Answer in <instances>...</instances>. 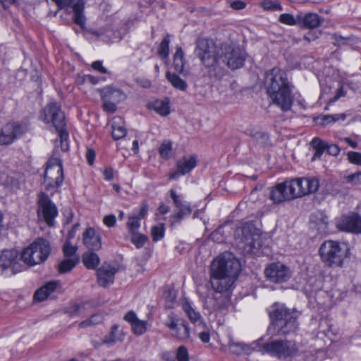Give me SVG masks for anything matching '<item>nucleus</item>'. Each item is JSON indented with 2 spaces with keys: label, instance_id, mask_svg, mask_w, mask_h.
<instances>
[{
  "label": "nucleus",
  "instance_id": "32",
  "mask_svg": "<svg viewBox=\"0 0 361 361\" xmlns=\"http://www.w3.org/2000/svg\"><path fill=\"white\" fill-rule=\"evenodd\" d=\"M311 146L315 150V152L312 158V161H315L316 159H320L324 152L326 149L327 144L322 141L319 137H314L311 142Z\"/></svg>",
  "mask_w": 361,
  "mask_h": 361
},
{
  "label": "nucleus",
  "instance_id": "6",
  "mask_svg": "<svg viewBox=\"0 0 361 361\" xmlns=\"http://www.w3.org/2000/svg\"><path fill=\"white\" fill-rule=\"evenodd\" d=\"M263 353L279 360H291L299 354L298 343L292 340H273L264 345Z\"/></svg>",
  "mask_w": 361,
  "mask_h": 361
},
{
  "label": "nucleus",
  "instance_id": "17",
  "mask_svg": "<svg viewBox=\"0 0 361 361\" xmlns=\"http://www.w3.org/2000/svg\"><path fill=\"white\" fill-rule=\"evenodd\" d=\"M24 133L23 128L17 123H8L5 124L0 131V144L8 145L16 139L20 137Z\"/></svg>",
  "mask_w": 361,
  "mask_h": 361
},
{
  "label": "nucleus",
  "instance_id": "2",
  "mask_svg": "<svg viewBox=\"0 0 361 361\" xmlns=\"http://www.w3.org/2000/svg\"><path fill=\"white\" fill-rule=\"evenodd\" d=\"M264 85L274 104L283 111L290 109L293 103V97L287 74L284 71L274 67L267 71L265 74Z\"/></svg>",
  "mask_w": 361,
  "mask_h": 361
},
{
  "label": "nucleus",
  "instance_id": "23",
  "mask_svg": "<svg viewBox=\"0 0 361 361\" xmlns=\"http://www.w3.org/2000/svg\"><path fill=\"white\" fill-rule=\"evenodd\" d=\"M101 235L95 230L87 228L83 233V243L90 250L97 251L102 247Z\"/></svg>",
  "mask_w": 361,
  "mask_h": 361
},
{
  "label": "nucleus",
  "instance_id": "60",
  "mask_svg": "<svg viewBox=\"0 0 361 361\" xmlns=\"http://www.w3.org/2000/svg\"><path fill=\"white\" fill-rule=\"evenodd\" d=\"M136 314L133 311H129L125 316L124 319L131 325L137 319Z\"/></svg>",
  "mask_w": 361,
  "mask_h": 361
},
{
  "label": "nucleus",
  "instance_id": "27",
  "mask_svg": "<svg viewBox=\"0 0 361 361\" xmlns=\"http://www.w3.org/2000/svg\"><path fill=\"white\" fill-rule=\"evenodd\" d=\"M102 99H107L115 104H118L126 99V96L123 91L111 87H106L101 92Z\"/></svg>",
  "mask_w": 361,
  "mask_h": 361
},
{
  "label": "nucleus",
  "instance_id": "10",
  "mask_svg": "<svg viewBox=\"0 0 361 361\" xmlns=\"http://www.w3.org/2000/svg\"><path fill=\"white\" fill-rule=\"evenodd\" d=\"M219 54L220 61L233 70L241 68L245 61V54L243 50L232 44H222Z\"/></svg>",
  "mask_w": 361,
  "mask_h": 361
},
{
  "label": "nucleus",
  "instance_id": "50",
  "mask_svg": "<svg viewBox=\"0 0 361 361\" xmlns=\"http://www.w3.org/2000/svg\"><path fill=\"white\" fill-rule=\"evenodd\" d=\"M176 359L178 361H189V353L186 347L180 345L178 348Z\"/></svg>",
  "mask_w": 361,
  "mask_h": 361
},
{
  "label": "nucleus",
  "instance_id": "47",
  "mask_svg": "<svg viewBox=\"0 0 361 361\" xmlns=\"http://www.w3.org/2000/svg\"><path fill=\"white\" fill-rule=\"evenodd\" d=\"M130 235V240L137 248L142 247L146 243L148 239L145 235L140 233L139 232Z\"/></svg>",
  "mask_w": 361,
  "mask_h": 361
},
{
  "label": "nucleus",
  "instance_id": "20",
  "mask_svg": "<svg viewBox=\"0 0 361 361\" xmlns=\"http://www.w3.org/2000/svg\"><path fill=\"white\" fill-rule=\"evenodd\" d=\"M289 180H286L273 187L270 191L269 198L274 204H280L294 199L290 188L288 186Z\"/></svg>",
  "mask_w": 361,
  "mask_h": 361
},
{
  "label": "nucleus",
  "instance_id": "41",
  "mask_svg": "<svg viewBox=\"0 0 361 361\" xmlns=\"http://www.w3.org/2000/svg\"><path fill=\"white\" fill-rule=\"evenodd\" d=\"M140 221L141 219L134 215L128 216L126 226L130 234L138 233V230L141 226Z\"/></svg>",
  "mask_w": 361,
  "mask_h": 361
},
{
  "label": "nucleus",
  "instance_id": "1",
  "mask_svg": "<svg viewBox=\"0 0 361 361\" xmlns=\"http://www.w3.org/2000/svg\"><path fill=\"white\" fill-rule=\"evenodd\" d=\"M240 262L232 253L224 252L215 258L210 266L209 283L216 293L229 292L240 272Z\"/></svg>",
  "mask_w": 361,
  "mask_h": 361
},
{
  "label": "nucleus",
  "instance_id": "30",
  "mask_svg": "<svg viewBox=\"0 0 361 361\" xmlns=\"http://www.w3.org/2000/svg\"><path fill=\"white\" fill-rule=\"evenodd\" d=\"M111 135L114 140H118L124 137L127 134L126 128L121 118H114L111 124Z\"/></svg>",
  "mask_w": 361,
  "mask_h": 361
},
{
  "label": "nucleus",
  "instance_id": "40",
  "mask_svg": "<svg viewBox=\"0 0 361 361\" xmlns=\"http://www.w3.org/2000/svg\"><path fill=\"white\" fill-rule=\"evenodd\" d=\"M170 37L166 35L158 47V54L162 59H167L169 54Z\"/></svg>",
  "mask_w": 361,
  "mask_h": 361
},
{
  "label": "nucleus",
  "instance_id": "26",
  "mask_svg": "<svg viewBox=\"0 0 361 361\" xmlns=\"http://www.w3.org/2000/svg\"><path fill=\"white\" fill-rule=\"evenodd\" d=\"M310 221L319 233L327 231L329 218L324 212L318 211L310 216Z\"/></svg>",
  "mask_w": 361,
  "mask_h": 361
},
{
  "label": "nucleus",
  "instance_id": "44",
  "mask_svg": "<svg viewBox=\"0 0 361 361\" xmlns=\"http://www.w3.org/2000/svg\"><path fill=\"white\" fill-rule=\"evenodd\" d=\"M67 312L71 317H79L85 314V307L83 304H73L68 307Z\"/></svg>",
  "mask_w": 361,
  "mask_h": 361
},
{
  "label": "nucleus",
  "instance_id": "33",
  "mask_svg": "<svg viewBox=\"0 0 361 361\" xmlns=\"http://www.w3.org/2000/svg\"><path fill=\"white\" fill-rule=\"evenodd\" d=\"M166 79L171 84V85L180 91H185L188 88L187 82L182 80L178 75L175 73H171L170 72L166 73Z\"/></svg>",
  "mask_w": 361,
  "mask_h": 361
},
{
  "label": "nucleus",
  "instance_id": "21",
  "mask_svg": "<svg viewBox=\"0 0 361 361\" xmlns=\"http://www.w3.org/2000/svg\"><path fill=\"white\" fill-rule=\"evenodd\" d=\"M241 234L240 242L243 247L249 250L255 248L259 244L260 234L258 230L251 225H245L240 231Z\"/></svg>",
  "mask_w": 361,
  "mask_h": 361
},
{
  "label": "nucleus",
  "instance_id": "16",
  "mask_svg": "<svg viewBox=\"0 0 361 361\" xmlns=\"http://www.w3.org/2000/svg\"><path fill=\"white\" fill-rule=\"evenodd\" d=\"M170 195L173 200V204L177 209V212L171 216L170 221L172 225L178 224L186 216H189L192 212V209L189 202L184 201L180 195L171 189Z\"/></svg>",
  "mask_w": 361,
  "mask_h": 361
},
{
  "label": "nucleus",
  "instance_id": "37",
  "mask_svg": "<svg viewBox=\"0 0 361 361\" xmlns=\"http://www.w3.org/2000/svg\"><path fill=\"white\" fill-rule=\"evenodd\" d=\"M153 109L161 116H167L170 113L169 99L155 101L153 103Z\"/></svg>",
  "mask_w": 361,
  "mask_h": 361
},
{
  "label": "nucleus",
  "instance_id": "5",
  "mask_svg": "<svg viewBox=\"0 0 361 361\" xmlns=\"http://www.w3.org/2000/svg\"><path fill=\"white\" fill-rule=\"evenodd\" d=\"M41 118L47 123H52L59 133L61 149L67 152L68 146V133L66 130V121L63 112L56 102L49 103L41 114Z\"/></svg>",
  "mask_w": 361,
  "mask_h": 361
},
{
  "label": "nucleus",
  "instance_id": "13",
  "mask_svg": "<svg viewBox=\"0 0 361 361\" xmlns=\"http://www.w3.org/2000/svg\"><path fill=\"white\" fill-rule=\"evenodd\" d=\"M288 186L294 198H298L317 191L319 183L315 178H298L289 180Z\"/></svg>",
  "mask_w": 361,
  "mask_h": 361
},
{
  "label": "nucleus",
  "instance_id": "49",
  "mask_svg": "<svg viewBox=\"0 0 361 361\" xmlns=\"http://www.w3.org/2000/svg\"><path fill=\"white\" fill-rule=\"evenodd\" d=\"M77 251V247L71 244L69 240H66L63 247V252L66 257H73Z\"/></svg>",
  "mask_w": 361,
  "mask_h": 361
},
{
  "label": "nucleus",
  "instance_id": "28",
  "mask_svg": "<svg viewBox=\"0 0 361 361\" xmlns=\"http://www.w3.org/2000/svg\"><path fill=\"white\" fill-rule=\"evenodd\" d=\"M18 258V252L16 250H5L0 252V267L4 269L9 267L14 268Z\"/></svg>",
  "mask_w": 361,
  "mask_h": 361
},
{
  "label": "nucleus",
  "instance_id": "55",
  "mask_svg": "<svg viewBox=\"0 0 361 361\" xmlns=\"http://www.w3.org/2000/svg\"><path fill=\"white\" fill-rule=\"evenodd\" d=\"M346 180L348 183H352L355 185L361 184V172H356L348 175L346 176Z\"/></svg>",
  "mask_w": 361,
  "mask_h": 361
},
{
  "label": "nucleus",
  "instance_id": "61",
  "mask_svg": "<svg viewBox=\"0 0 361 361\" xmlns=\"http://www.w3.org/2000/svg\"><path fill=\"white\" fill-rule=\"evenodd\" d=\"M245 6L246 4L244 1L240 0L234 1L231 4V7L234 10H242L245 8Z\"/></svg>",
  "mask_w": 361,
  "mask_h": 361
},
{
  "label": "nucleus",
  "instance_id": "53",
  "mask_svg": "<svg viewBox=\"0 0 361 361\" xmlns=\"http://www.w3.org/2000/svg\"><path fill=\"white\" fill-rule=\"evenodd\" d=\"M348 159L353 164L361 165V153L357 152H349Z\"/></svg>",
  "mask_w": 361,
  "mask_h": 361
},
{
  "label": "nucleus",
  "instance_id": "59",
  "mask_svg": "<svg viewBox=\"0 0 361 361\" xmlns=\"http://www.w3.org/2000/svg\"><path fill=\"white\" fill-rule=\"evenodd\" d=\"M92 68L101 73H107L106 68L103 66L102 63L100 61H96L93 62L92 64Z\"/></svg>",
  "mask_w": 361,
  "mask_h": 361
},
{
  "label": "nucleus",
  "instance_id": "39",
  "mask_svg": "<svg viewBox=\"0 0 361 361\" xmlns=\"http://www.w3.org/2000/svg\"><path fill=\"white\" fill-rule=\"evenodd\" d=\"M165 233V226L164 224L154 225L151 228V235L154 242L161 240Z\"/></svg>",
  "mask_w": 361,
  "mask_h": 361
},
{
  "label": "nucleus",
  "instance_id": "43",
  "mask_svg": "<svg viewBox=\"0 0 361 361\" xmlns=\"http://www.w3.org/2000/svg\"><path fill=\"white\" fill-rule=\"evenodd\" d=\"M160 156L164 159H169L172 152V142L169 140H164L159 148Z\"/></svg>",
  "mask_w": 361,
  "mask_h": 361
},
{
  "label": "nucleus",
  "instance_id": "22",
  "mask_svg": "<svg viewBox=\"0 0 361 361\" xmlns=\"http://www.w3.org/2000/svg\"><path fill=\"white\" fill-rule=\"evenodd\" d=\"M118 269L109 264H104L97 271V283L100 286L107 287L113 283Z\"/></svg>",
  "mask_w": 361,
  "mask_h": 361
},
{
  "label": "nucleus",
  "instance_id": "34",
  "mask_svg": "<svg viewBox=\"0 0 361 361\" xmlns=\"http://www.w3.org/2000/svg\"><path fill=\"white\" fill-rule=\"evenodd\" d=\"M173 66L175 70L179 73H183L185 66L184 54L181 47L176 49L173 56Z\"/></svg>",
  "mask_w": 361,
  "mask_h": 361
},
{
  "label": "nucleus",
  "instance_id": "15",
  "mask_svg": "<svg viewBox=\"0 0 361 361\" xmlns=\"http://www.w3.org/2000/svg\"><path fill=\"white\" fill-rule=\"evenodd\" d=\"M264 274L268 280L275 283L286 282L292 275L289 267L281 262L270 264L265 269Z\"/></svg>",
  "mask_w": 361,
  "mask_h": 361
},
{
  "label": "nucleus",
  "instance_id": "45",
  "mask_svg": "<svg viewBox=\"0 0 361 361\" xmlns=\"http://www.w3.org/2000/svg\"><path fill=\"white\" fill-rule=\"evenodd\" d=\"M339 115H320L314 121L322 126H326L331 123H335L339 120Z\"/></svg>",
  "mask_w": 361,
  "mask_h": 361
},
{
  "label": "nucleus",
  "instance_id": "24",
  "mask_svg": "<svg viewBox=\"0 0 361 361\" xmlns=\"http://www.w3.org/2000/svg\"><path fill=\"white\" fill-rule=\"evenodd\" d=\"M182 308L189 320L195 325L196 331H197L198 326H203L206 327V324L200 313L197 311L188 301H185L183 303Z\"/></svg>",
  "mask_w": 361,
  "mask_h": 361
},
{
  "label": "nucleus",
  "instance_id": "9",
  "mask_svg": "<svg viewBox=\"0 0 361 361\" xmlns=\"http://www.w3.org/2000/svg\"><path fill=\"white\" fill-rule=\"evenodd\" d=\"M62 161L57 157H51L47 163L44 173L46 190L53 194L63 181Z\"/></svg>",
  "mask_w": 361,
  "mask_h": 361
},
{
  "label": "nucleus",
  "instance_id": "29",
  "mask_svg": "<svg viewBox=\"0 0 361 361\" xmlns=\"http://www.w3.org/2000/svg\"><path fill=\"white\" fill-rule=\"evenodd\" d=\"M59 285V282L57 281L47 283L35 292L34 299L39 302L46 300L49 295L55 291Z\"/></svg>",
  "mask_w": 361,
  "mask_h": 361
},
{
  "label": "nucleus",
  "instance_id": "48",
  "mask_svg": "<svg viewBox=\"0 0 361 361\" xmlns=\"http://www.w3.org/2000/svg\"><path fill=\"white\" fill-rule=\"evenodd\" d=\"M262 7L267 11H281L283 9L281 4L277 1L266 0L261 3Z\"/></svg>",
  "mask_w": 361,
  "mask_h": 361
},
{
  "label": "nucleus",
  "instance_id": "31",
  "mask_svg": "<svg viewBox=\"0 0 361 361\" xmlns=\"http://www.w3.org/2000/svg\"><path fill=\"white\" fill-rule=\"evenodd\" d=\"M82 262L87 269H94L99 265L100 259L95 252H87L82 255Z\"/></svg>",
  "mask_w": 361,
  "mask_h": 361
},
{
  "label": "nucleus",
  "instance_id": "7",
  "mask_svg": "<svg viewBox=\"0 0 361 361\" xmlns=\"http://www.w3.org/2000/svg\"><path fill=\"white\" fill-rule=\"evenodd\" d=\"M49 242L44 238H37L21 253V259L28 266L32 267L44 262L50 254Z\"/></svg>",
  "mask_w": 361,
  "mask_h": 361
},
{
  "label": "nucleus",
  "instance_id": "4",
  "mask_svg": "<svg viewBox=\"0 0 361 361\" xmlns=\"http://www.w3.org/2000/svg\"><path fill=\"white\" fill-rule=\"evenodd\" d=\"M319 255L325 266L332 269L341 268L350 256V249L344 243L328 240L321 244Z\"/></svg>",
  "mask_w": 361,
  "mask_h": 361
},
{
  "label": "nucleus",
  "instance_id": "42",
  "mask_svg": "<svg viewBox=\"0 0 361 361\" xmlns=\"http://www.w3.org/2000/svg\"><path fill=\"white\" fill-rule=\"evenodd\" d=\"M103 320V317L101 314H92L89 319L81 322L79 324V327L84 329L89 326H94L97 324H99Z\"/></svg>",
  "mask_w": 361,
  "mask_h": 361
},
{
  "label": "nucleus",
  "instance_id": "54",
  "mask_svg": "<svg viewBox=\"0 0 361 361\" xmlns=\"http://www.w3.org/2000/svg\"><path fill=\"white\" fill-rule=\"evenodd\" d=\"M103 101V109L108 113H114L116 111V104L110 102L107 99H102Z\"/></svg>",
  "mask_w": 361,
  "mask_h": 361
},
{
  "label": "nucleus",
  "instance_id": "25",
  "mask_svg": "<svg viewBox=\"0 0 361 361\" xmlns=\"http://www.w3.org/2000/svg\"><path fill=\"white\" fill-rule=\"evenodd\" d=\"M300 14V26L302 28L314 29L321 25L323 19L317 13H307L305 15Z\"/></svg>",
  "mask_w": 361,
  "mask_h": 361
},
{
  "label": "nucleus",
  "instance_id": "12",
  "mask_svg": "<svg viewBox=\"0 0 361 361\" xmlns=\"http://www.w3.org/2000/svg\"><path fill=\"white\" fill-rule=\"evenodd\" d=\"M164 324L171 331V336L180 341H187L190 338V329L187 322L177 314L171 312L167 316Z\"/></svg>",
  "mask_w": 361,
  "mask_h": 361
},
{
  "label": "nucleus",
  "instance_id": "3",
  "mask_svg": "<svg viewBox=\"0 0 361 361\" xmlns=\"http://www.w3.org/2000/svg\"><path fill=\"white\" fill-rule=\"evenodd\" d=\"M271 324L268 331L271 335H286L294 332L298 327L296 312L284 305L274 304L269 312Z\"/></svg>",
  "mask_w": 361,
  "mask_h": 361
},
{
  "label": "nucleus",
  "instance_id": "38",
  "mask_svg": "<svg viewBox=\"0 0 361 361\" xmlns=\"http://www.w3.org/2000/svg\"><path fill=\"white\" fill-rule=\"evenodd\" d=\"M300 14L294 16L290 13H283L280 15L279 20L285 25L300 26Z\"/></svg>",
  "mask_w": 361,
  "mask_h": 361
},
{
  "label": "nucleus",
  "instance_id": "46",
  "mask_svg": "<svg viewBox=\"0 0 361 361\" xmlns=\"http://www.w3.org/2000/svg\"><path fill=\"white\" fill-rule=\"evenodd\" d=\"M147 322L137 319L132 325V330L136 335H142L147 331Z\"/></svg>",
  "mask_w": 361,
  "mask_h": 361
},
{
  "label": "nucleus",
  "instance_id": "51",
  "mask_svg": "<svg viewBox=\"0 0 361 361\" xmlns=\"http://www.w3.org/2000/svg\"><path fill=\"white\" fill-rule=\"evenodd\" d=\"M243 343L235 342L231 340L228 343V347L233 353L240 355L243 353Z\"/></svg>",
  "mask_w": 361,
  "mask_h": 361
},
{
  "label": "nucleus",
  "instance_id": "36",
  "mask_svg": "<svg viewBox=\"0 0 361 361\" xmlns=\"http://www.w3.org/2000/svg\"><path fill=\"white\" fill-rule=\"evenodd\" d=\"M78 262V257L65 259L59 264L58 271L61 274L68 272L76 266Z\"/></svg>",
  "mask_w": 361,
  "mask_h": 361
},
{
  "label": "nucleus",
  "instance_id": "64",
  "mask_svg": "<svg viewBox=\"0 0 361 361\" xmlns=\"http://www.w3.org/2000/svg\"><path fill=\"white\" fill-rule=\"evenodd\" d=\"M116 342L115 335L114 334L113 331H111V334L108 336H106L103 340V343L105 344H113Z\"/></svg>",
  "mask_w": 361,
  "mask_h": 361
},
{
  "label": "nucleus",
  "instance_id": "58",
  "mask_svg": "<svg viewBox=\"0 0 361 361\" xmlns=\"http://www.w3.org/2000/svg\"><path fill=\"white\" fill-rule=\"evenodd\" d=\"M148 204L146 202H143L142 203L139 214L137 215H135L136 217L140 218V219H142L145 217L148 212Z\"/></svg>",
  "mask_w": 361,
  "mask_h": 361
},
{
  "label": "nucleus",
  "instance_id": "62",
  "mask_svg": "<svg viewBox=\"0 0 361 361\" xmlns=\"http://www.w3.org/2000/svg\"><path fill=\"white\" fill-rule=\"evenodd\" d=\"M95 152L92 149H87L86 152V159L90 165H92L95 159Z\"/></svg>",
  "mask_w": 361,
  "mask_h": 361
},
{
  "label": "nucleus",
  "instance_id": "63",
  "mask_svg": "<svg viewBox=\"0 0 361 361\" xmlns=\"http://www.w3.org/2000/svg\"><path fill=\"white\" fill-rule=\"evenodd\" d=\"M333 39H334L335 41V44L338 45V46H340V45H342V44H345V41L347 39L346 37H343L339 35H337V34H334L333 35Z\"/></svg>",
  "mask_w": 361,
  "mask_h": 361
},
{
  "label": "nucleus",
  "instance_id": "8",
  "mask_svg": "<svg viewBox=\"0 0 361 361\" xmlns=\"http://www.w3.org/2000/svg\"><path fill=\"white\" fill-rule=\"evenodd\" d=\"M195 54L207 67L217 66L220 62L219 49L209 39L201 38L197 41Z\"/></svg>",
  "mask_w": 361,
  "mask_h": 361
},
{
  "label": "nucleus",
  "instance_id": "11",
  "mask_svg": "<svg viewBox=\"0 0 361 361\" xmlns=\"http://www.w3.org/2000/svg\"><path fill=\"white\" fill-rule=\"evenodd\" d=\"M37 214L40 220H43L48 226H54V219L58 216V209L45 192L38 195Z\"/></svg>",
  "mask_w": 361,
  "mask_h": 361
},
{
  "label": "nucleus",
  "instance_id": "14",
  "mask_svg": "<svg viewBox=\"0 0 361 361\" xmlns=\"http://www.w3.org/2000/svg\"><path fill=\"white\" fill-rule=\"evenodd\" d=\"M58 6L59 10L71 9L73 12V21L75 24L84 27L86 18L84 13V0H51Z\"/></svg>",
  "mask_w": 361,
  "mask_h": 361
},
{
  "label": "nucleus",
  "instance_id": "57",
  "mask_svg": "<svg viewBox=\"0 0 361 361\" xmlns=\"http://www.w3.org/2000/svg\"><path fill=\"white\" fill-rule=\"evenodd\" d=\"M326 150L329 154L332 156H337L340 152V148L334 144L327 145Z\"/></svg>",
  "mask_w": 361,
  "mask_h": 361
},
{
  "label": "nucleus",
  "instance_id": "19",
  "mask_svg": "<svg viewBox=\"0 0 361 361\" xmlns=\"http://www.w3.org/2000/svg\"><path fill=\"white\" fill-rule=\"evenodd\" d=\"M197 165L195 155L184 156L176 161L177 170L169 175V179L177 180L180 176L189 173Z\"/></svg>",
  "mask_w": 361,
  "mask_h": 361
},
{
  "label": "nucleus",
  "instance_id": "52",
  "mask_svg": "<svg viewBox=\"0 0 361 361\" xmlns=\"http://www.w3.org/2000/svg\"><path fill=\"white\" fill-rule=\"evenodd\" d=\"M198 328L202 329V331L198 333V337L201 340V341L204 343H207L210 341V334L208 327H204L203 326H198Z\"/></svg>",
  "mask_w": 361,
  "mask_h": 361
},
{
  "label": "nucleus",
  "instance_id": "18",
  "mask_svg": "<svg viewBox=\"0 0 361 361\" xmlns=\"http://www.w3.org/2000/svg\"><path fill=\"white\" fill-rule=\"evenodd\" d=\"M336 226L341 231L361 233V216L355 213L342 216Z\"/></svg>",
  "mask_w": 361,
  "mask_h": 361
},
{
  "label": "nucleus",
  "instance_id": "56",
  "mask_svg": "<svg viewBox=\"0 0 361 361\" xmlns=\"http://www.w3.org/2000/svg\"><path fill=\"white\" fill-rule=\"evenodd\" d=\"M116 218L114 214L106 215L103 219L104 224L108 227H114L116 224Z\"/></svg>",
  "mask_w": 361,
  "mask_h": 361
},
{
  "label": "nucleus",
  "instance_id": "35",
  "mask_svg": "<svg viewBox=\"0 0 361 361\" xmlns=\"http://www.w3.org/2000/svg\"><path fill=\"white\" fill-rule=\"evenodd\" d=\"M262 340L259 339L256 341L252 342L251 344H245L243 343V353L246 355H250L253 351L260 352L262 355L265 354L263 353V348L265 343H262Z\"/></svg>",
  "mask_w": 361,
  "mask_h": 361
}]
</instances>
